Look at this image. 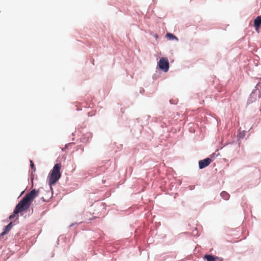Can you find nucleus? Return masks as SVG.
Returning <instances> with one entry per match:
<instances>
[{
  "instance_id": "20e7f679",
  "label": "nucleus",
  "mask_w": 261,
  "mask_h": 261,
  "mask_svg": "<svg viewBox=\"0 0 261 261\" xmlns=\"http://www.w3.org/2000/svg\"><path fill=\"white\" fill-rule=\"evenodd\" d=\"M212 160L209 158H207L204 160H200L199 161V168L202 169L207 166H208L212 162Z\"/></svg>"
},
{
  "instance_id": "9d476101",
  "label": "nucleus",
  "mask_w": 261,
  "mask_h": 261,
  "mask_svg": "<svg viewBox=\"0 0 261 261\" xmlns=\"http://www.w3.org/2000/svg\"><path fill=\"white\" fill-rule=\"evenodd\" d=\"M30 163H31V165H31V169H32L34 171H35V170H36V168H35V165H34V163H33V161L31 160V161H30Z\"/></svg>"
},
{
  "instance_id": "f257e3e1",
  "label": "nucleus",
  "mask_w": 261,
  "mask_h": 261,
  "mask_svg": "<svg viewBox=\"0 0 261 261\" xmlns=\"http://www.w3.org/2000/svg\"><path fill=\"white\" fill-rule=\"evenodd\" d=\"M38 193L39 190L34 189L27 194L16 205L15 208V214L27 211L29 208L32 202L37 197Z\"/></svg>"
},
{
  "instance_id": "423d86ee",
  "label": "nucleus",
  "mask_w": 261,
  "mask_h": 261,
  "mask_svg": "<svg viewBox=\"0 0 261 261\" xmlns=\"http://www.w3.org/2000/svg\"><path fill=\"white\" fill-rule=\"evenodd\" d=\"M12 227V222H10L7 226H6L5 227L4 231L0 234V237L3 236L5 234H6V233H7L10 231V230L11 229Z\"/></svg>"
},
{
  "instance_id": "9b49d317",
  "label": "nucleus",
  "mask_w": 261,
  "mask_h": 261,
  "mask_svg": "<svg viewBox=\"0 0 261 261\" xmlns=\"http://www.w3.org/2000/svg\"><path fill=\"white\" fill-rule=\"evenodd\" d=\"M17 214H15V210H14V212H13V213L12 214H11V215L9 216V219H13V218L15 217L16 215H17Z\"/></svg>"
},
{
  "instance_id": "f8f14e48",
  "label": "nucleus",
  "mask_w": 261,
  "mask_h": 261,
  "mask_svg": "<svg viewBox=\"0 0 261 261\" xmlns=\"http://www.w3.org/2000/svg\"><path fill=\"white\" fill-rule=\"evenodd\" d=\"M255 92H253L251 93V96H253L254 95V94H255Z\"/></svg>"
},
{
  "instance_id": "6e6552de",
  "label": "nucleus",
  "mask_w": 261,
  "mask_h": 261,
  "mask_svg": "<svg viewBox=\"0 0 261 261\" xmlns=\"http://www.w3.org/2000/svg\"><path fill=\"white\" fill-rule=\"evenodd\" d=\"M221 196L224 200H228L229 198V194L225 191H223L221 193Z\"/></svg>"
},
{
  "instance_id": "7ed1b4c3",
  "label": "nucleus",
  "mask_w": 261,
  "mask_h": 261,
  "mask_svg": "<svg viewBox=\"0 0 261 261\" xmlns=\"http://www.w3.org/2000/svg\"><path fill=\"white\" fill-rule=\"evenodd\" d=\"M160 68L165 72H167L169 69V62L166 58H161L158 63Z\"/></svg>"
},
{
  "instance_id": "39448f33",
  "label": "nucleus",
  "mask_w": 261,
  "mask_h": 261,
  "mask_svg": "<svg viewBox=\"0 0 261 261\" xmlns=\"http://www.w3.org/2000/svg\"><path fill=\"white\" fill-rule=\"evenodd\" d=\"M261 25V16H257L254 21V26L255 28V30L257 31L260 25Z\"/></svg>"
},
{
  "instance_id": "f03ea898",
  "label": "nucleus",
  "mask_w": 261,
  "mask_h": 261,
  "mask_svg": "<svg viewBox=\"0 0 261 261\" xmlns=\"http://www.w3.org/2000/svg\"><path fill=\"white\" fill-rule=\"evenodd\" d=\"M61 167V163L55 164L48 175V184L51 189H52L51 186L55 185L61 177V173L60 172Z\"/></svg>"
},
{
  "instance_id": "0eeeda50",
  "label": "nucleus",
  "mask_w": 261,
  "mask_h": 261,
  "mask_svg": "<svg viewBox=\"0 0 261 261\" xmlns=\"http://www.w3.org/2000/svg\"><path fill=\"white\" fill-rule=\"evenodd\" d=\"M217 257H215L212 255L206 254L204 256V259H206L207 261H216Z\"/></svg>"
},
{
  "instance_id": "1a4fd4ad",
  "label": "nucleus",
  "mask_w": 261,
  "mask_h": 261,
  "mask_svg": "<svg viewBox=\"0 0 261 261\" xmlns=\"http://www.w3.org/2000/svg\"><path fill=\"white\" fill-rule=\"evenodd\" d=\"M166 36L169 40H172L174 39L176 40H178L176 36H174L173 34L171 33H167Z\"/></svg>"
}]
</instances>
